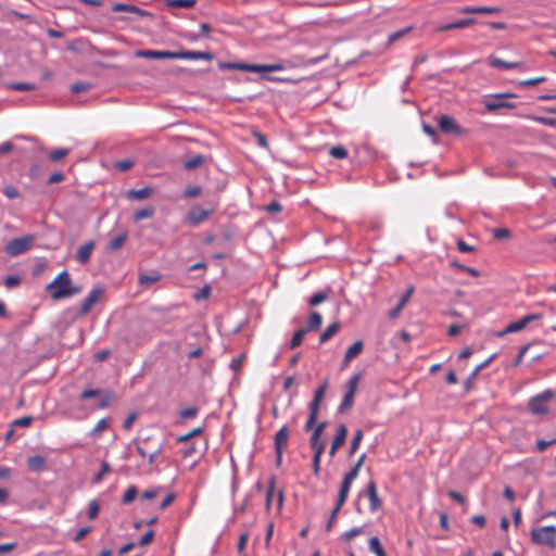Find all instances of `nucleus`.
I'll list each match as a JSON object with an SVG mask.
<instances>
[{
  "mask_svg": "<svg viewBox=\"0 0 556 556\" xmlns=\"http://www.w3.org/2000/svg\"><path fill=\"white\" fill-rule=\"evenodd\" d=\"M151 440L152 437H147L137 444V452L142 458H147L149 465H152L155 457L162 452L161 443L155 444L153 447L148 446V443Z\"/></svg>",
  "mask_w": 556,
  "mask_h": 556,
  "instance_id": "nucleus-7",
  "label": "nucleus"
},
{
  "mask_svg": "<svg viewBox=\"0 0 556 556\" xmlns=\"http://www.w3.org/2000/svg\"><path fill=\"white\" fill-rule=\"evenodd\" d=\"M366 491L369 500V510L374 513L382 506L375 481L368 482Z\"/></svg>",
  "mask_w": 556,
  "mask_h": 556,
  "instance_id": "nucleus-14",
  "label": "nucleus"
},
{
  "mask_svg": "<svg viewBox=\"0 0 556 556\" xmlns=\"http://www.w3.org/2000/svg\"><path fill=\"white\" fill-rule=\"evenodd\" d=\"M153 214H154V208L152 206H147V207L136 211L135 215H134V219H135V222H140L142 219L152 217Z\"/></svg>",
  "mask_w": 556,
  "mask_h": 556,
  "instance_id": "nucleus-35",
  "label": "nucleus"
},
{
  "mask_svg": "<svg viewBox=\"0 0 556 556\" xmlns=\"http://www.w3.org/2000/svg\"><path fill=\"white\" fill-rule=\"evenodd\" d=\"M415 291V288L410 286L405 293L402 295L401 300L399 301L400 307H404L407 302L410 300L413 293Z\"/></svg>",
  "mask_w": 556,
  "mask_h": 556,
  "instance_id": "nucleus-60",
  "label": "nucleus"
},
{
  "mask_svg": "<svg viewBox=\"0 0 556 556\" xmlns=\"http://www.w3.org/2000/svg\"><path fill=\"white\" fill-rule=\"evenodd\" d=\"M137 494H138V490H137V488H136L135 485L129 486V488L125 491V493H124V495H123V500H122V501H123V503H124V504H129V503H131V502L136 498Z\"/></svg>",
  "mask_w": 556,
  "mask_h": 556,
  "instance_id": "nucleus-47",
  "label": "nucleus"
},
{
  "mask_svg": "<svg viewBox=\"0 0 556 556\" xmlns=\"http://www.w3.org/2000/svg\"><path fill=\"white\" fill-rule=\"evenodd\" d=\"M476 23L475 18H464L453 23H448L437 28L438 31H447L452 29H460L471 26Z\"/></svg>",
  "mask_w": 556,
  "mask_h": 556,
  "instance_id": "nucleus-24",
  "label": "nucleus"
},
{
  "mask_svg": "<svg viewBox=\"0 0 556 556\" xmlns=\"http://www.w3.org/2000/svg\"><path fill=\"white\" fill-rule=\"evenodd\" d=\"M185 59V60H207L211 61L213 59V54L205 51H181L175 52V60Z\"/></svg>",
  "mask_w": 556,
  "mask_h": 556,
  "instance_id": "nucleus-19",
  "label": "nucleus"
},
{
  "mask_svg": "<svg viewBox=\"0 0 556 556\" xmlns=\"http://www.w3.org/2000/svg\"><path fill=\"white\" fill-rule=\"evenodd\" d=\"M364 533V529L361 528V527H355V528H352L351 530L344 532L342 534V538L345 540V541H351L353 538L357 536V535H361Z\"/></svg>",
  "mask_w": 556,
  "mask_h": 556,
  "instance_id": "nucleus-54",
  "label": "nucleus"
},
{
  "mask_svg": "<svg viewBox=\"0 0 556 556\" xmlns=\"http://www.w3.org/2000/svg\"><path fill=\"white\" fill-rule=\"evenodd\" d=\"M33 422V417L31 416H24V417H21V418H17L13 421V426H16V427H29Z\"/></svg>",
  "mask_w": 556,
  "mask_h": 556,
  "instance_id": "nucleus-61",
  "label": "nucleus"
},
{
  "mask_svg": "<svg viewBox=\"0 0 556 556\" xmlns=\"http://www.w3.org/2000/svg\"><path fill=\"white\" fill-rule=\"evenodd\" d=\"M20 282H21V279L18 276H8L4 279V285L9 289L17 287L20 285Z\"/></svg>",
  "mask_w": 556,
  "mask_h": 556,
  "instance_id": "nucleus-64",
  "label": "nucleus"
},
{
  "mask_svg": "<svg viewBox=\"0 0 556 556\" xmlns=\"http://www.w3.org/2000/svg\"><path fill=\"white\" fill-rule=\"evenodd\" d=\"M354 396L355 394L351 392H345L343 400L339 406V413H345L353 406Z\"/></svg>",
  "mask_w": 556,
  "mask_h": 556,
  "instance_id": "nucleus-34",
  "label": "nucleus"
},
{
  "mask_svg": "<svg viewBox=\"0 0 556 556\" xmlns=\"http://www.w3.org/2000/svg\"><path fill=\"white\" fill-rule=\"evenodd\" d=\"M126 240H127V232L123 231L109 242L108 250L117 251L125 244Z\"/></svg>",
  "mask_w": 556,
  "mask_h": 556,
  "instance_id": "nucleus-32",
  "label": "nucleus"
},
{
  "mask_svg": "<svg viewBox=\"0 0 556 556\" xmlns=\"http://www.w3.org/2000/svg\"><path fill=\"white\" fill-rule=\"evenodd\" d=\"M8 88L16 91H31L37 87L36 85L29 83H11L8 85Z\"/></svg>",
  "mask_w": 556,
  "mask_h": 556,
  "instance_id": "nucleus-40",
  "label": "nucleus"
},
{
  "mask_svg": "<svg viewBox=\"0 0 556 556\" xmlns=\"http://www.w3.org/2000/svg\"><path fill=\"white\" fill-rule=\"evenodd\" d=\"M346 435H348V428L345 427V425L342 424L338 427L337 433L332 440V443H331V446L329 450L330 457H333L336 455L338 448H340L345 443Z\"/></svg>",
  "mask_w": 556,
  "mask_h": 556,
  "instance_id": "nucleus-13",
  "label": "nucleus"
},
{
  "mask_svg": "<svg viewBox=\"0 0 556 556\" xmlns=\"http://www.w3.org/2000/svg\"><path fill=\"white\" fill-rule=\"evenodd\" d=\"M111 9L113 12H128V13H132L139 17H143V16L151 17L152 16V14L146 10H142V9L131 5V4L122 3V2L113 3Z\"/></svg>",
  "mask_w": 556,
  "mask_h": 556,
  "instance_id": "nucleus-12",
  "label": "nucleus"
},
{
  "mask_svg": "<svg viewBox=\"0 0 556 556\" xmlns=\"http://www.w3.org/2000/svg\"><path fill=\"white\" fill-rule=\"evenodd\" d=\"M323 323V316L318 312H313L306 323L307 331L317 330L320 328Z\"/></svg>",
  "mask_w": 556,
  "mask_h": 556,
  "instance_id": "nucleus-30",
  "label": "nucleus"
},
{
  "mask_svg": "<svg viewBox=\"0 0 556 556\" xmlns=\"http://www.w3.org/2000/svg\"><path fill=\"white\" fill-rule=\"evenodd\" d=\"M100 511V504L97 500H92L88 505V518L93 520L98 517Z\"/></svg>",
  "mask_w": 556,
  "mask_h": 556,
  "instance_id": "nucleus-46",
  "label": "nucleus"
},
{
  "mask_svg": "<svg viewBox=\"0 0 556 556\" xmlns=\"http://www.w3.org/2000/svg\"><path fill=\"white\" fill-rule=\"evenodd\" d=\"M516 98L513 93H496L486 96L483 99V105L489 112H494L498 109H515V104L507 101V99Z\"/></svg>",
  "mask_w": 556,
  "mask_h": 556,
  "instance_id": "nucleus-6",
  "label": "nucleus"
},
{
  "mask_svg": "<svg viewBox=\"0 0 556 556\" xmlns=\"http://www.w3.org/2000/svg\"><path fill=\"white\" fill-rule=\"evenodd\" d=\"M194 4H195V0H168L167 1L168 7H175V8L190 9V8H193Z\"/></svg>",
  "mask_w": 556,
  "mask_h": 556,
  "instance_id": "nucleus-44",
  "label": "nucleus"
},
{
  "mask_svg": "<svg viewBox=\"0 0 556 556\" xmlns=\"http://www.w3.org/2000/svg\"><path fill=\"white\" fill-rule=\"evenodd\" d=\"M541 318L540 314H529L523 316L521 319L517 321H513L508 324V331L519 332L523 330L530 323L534 320H539Z\"/></svg>",
  "mask_w": 556,
  "mask_h": 556,
  "instance_id": "nucleus-17",
  "label": "nucleus"
},
{
  "mask_svg": "<svg viewBox=\"0 0 556 556\" xmlns=\"http://www.w3.org/2000/svg\"><path fill=\"white\" fill-rule=\"evenodd\" d=\"M368 548L376 556H387L386 551L377 536H372L369 539Z\"/></svg>",
  "mask_w": 556,
  "mask_h": 556,
  "instance_id": "nucleus-31",
  "label": "nucleus"
},
{
  "mask_svg": "<svg viewBox=\"0 0 556 556\" xmlns=\"http://www.w3.org/2000/svg\"><path fill=\"white\" fill-rule=\"evenodd\" d=\"M103 294L102 288H93L88 296L84 300V302L80 305V308L78 311L79 316L87 315L91 308L100 301L101 296Z\"/></svg>",
  "mask_w": 556,
  "mask_h": 556,
  "instance_id": "nucleus-10",
  "label": "nucleus"
},
{
  "mask_svg": "<svg viewBox=\"0 0 556 556\" xmlns=\"http://www.w3.org/2000/svg\"><path fill=\"white\" fill-rule=\"evenodd\" d=\"M94 245L96 244L93 241H89L80 245L76 253V261L80 264L88 263L94 249Z\"/></svg>",
  "mask_w": 556,
  "mask_h": 556,
  "instance_id": "nucleus-20",
  "label": "nucleus"
},
{
  "mask_svg": "<svg viewBox=\"0 0 556 556\" xmlns=\"http://www.w3.org/2000/svg\"><path fill=\"white\" fill-rule=\"evenodd\" d=\"M137 56L147 59H159V60H175V52L170 51H159V50H139L136 52Z\"/></svg>",
  "mask_w": 556,
  "mask_h": 556,
  "instance_id": "nucleus-18",
  "label": "nucleus"
},
{
  "mask_svg": "<svg viewBox=\"0 0 556 556\" xmlns=\"http://www.w3.org/2000/svg\"><path fill=\"white\" fill-rule=\"evenodd\" d=\"M410 27H406V28H403V29H400V30H396L392 34L389 35V39H388V42L391 45L393 42H395L396 40H399L400 38H402L404 35H406L407 33L410 31Z\"/></svg>",
  "mask_w": 556,
  "mask_h": 556,
  "instance_id": "nucleus-55",
  "label": "nucleus"
},
{
  "mask_svg": "<svg viewBox=\"0 0 556 556\" xmlns=\"http://www.w3.org/2000/svg\"><path fill=\"white\" fill-rule=\"evenodd\" d=\"M489 64L492 67L501 68V70H513V68H519L521 66V63H519V62H506L495 55L489 56Z\"/></svg>",
  "mask_w": 556,
  "mask_h": 556,
  "instance_id": "nucleus-23",
  "label": "nucleus"
},
{
  "mask_svg": "<svg viewBox=\"0 0 556 556\" xmlns=\"http://www.w3.org/2000/svg\"><path fill=\"white\" fill-rule=\"evenodd\" d=\"M531 541L536 545H545L551 549L556 548V527L544 526L531 530Z\"/></svg>",
  "mask_w": 556,
  "mask_h": 556,
  "instance_id": "nucleus-3",
  "label": "nucleus"
},
{
  "mask_svg": "<svg viewBox=\"0 0 556 556\" xmlns=\"http://www.w3.org/2000/svg\"><path fill=\"white\" fill-rule=\"evenodd\" d=\"M363 430L358 429L355 431L354 433V437L351 441V445H350V455H353L354 453H356V451L358 450L359 447V444L363 440Z\"/></svg>",
  "mask_w": 556,
  "mask_h": 556,
  "instance_id": "nucleus-38",
  "label": "nucleus"
},
{
  "mask_svg": "<svg viewBox=\"0 0 556 556\" xmlns=\"http://www.w3.org/2000/svg\"><path fill=\"white\" fill-rule=\"evenodd\" d=\"M546 81V77L545 76H539V77H535V78H529V79H525V80H521L518 83L519 86H535V85H539V84H542Z\"/></svg>",
  "mask_w": 556,
  "mask_h": 556,
  "instance_id": "nucleus-56",
  "label": "nucleus"
},
{
  "mask_svg": "<svg viewBox=\"0 0 556 556\" xmlns=\"http://www.w3.org/2000/svg\"><path fill=\"white\" fill-rule=\"evenodd\" d=\"M313 452H314V455H313V471H314V475L317 477V476H319L320 458H321V455L324 453V450H321L319 447L318 450H313Z\"/></svg>",
  "mask_w": 556,
  "mask_h": 556,
  "instance_id": "nucleus-42",
  "label": "nucleus"
},
{
  "mask_svg": "<svg viewBox=\"0 0 556 556\" xmlns=\"http://www.w3.org/2000/svg\"><path fill=\"white\" fill-rule=\"evenodd\" d=\"M27 466L31 471H42L46 468V459L40 455L30 456L27 459Z\"/></svg>",
  "mask_w": 556,
  "mask_h": 556,
  "instance_id": "nucleus-27",
  "label": "nucleus"
},
{
  "mask_svg": "<svg viewBox=\"0 0 556 556\" xmlns=\"http://www.w3.org/2000/svg\"><path fill=\"white\" fill-rule=\"evenodd\" d=\"M289 442V429L285 425L282 426L275 434V452L277 463L280 464L282 459L283 448L288 445Z\"/></svg>",
  "mask_w": 556,
  "mask_h": 556,
  "instance_id": "nucleus-9",
  "label": "nucleus"
},
{
  "mask_svg": "<svg viewBox=\"0 0 556 556\" xmlns=\"http://www.w3.org/2000/svg\"><path fill=\"white\" fill-rule=\"evenodd\" d=\"M306 333L307 329L302 328L296 330L291 339L290 349H295L301 345Z\"/></svg>",
  "mask_w": 556,
  "mask_h": 556,
  "instance_id": "nucleus-36",
  "label": "nucleus"
},
{
  "mask_svg": "<svg viewBox=\"0 0 556 556\" xmlns=\"http://www.w3.org/2000/svg\"><path fill=\"white\" fill-rule=\"evenodd\" d=\"M46 290L53 300L64 299L80 292L79 287L72 286L71 276L67 270L60 273L47 285Z\"/></svg>",
  "mask_w": 556,
  "mask_h": 556,
  "instance_id": "nucleus-1",
  "label": "nucleus"
},
{
  "mask_svg": "<svg viewBox=\"0 0 556 556\" xmlns=\"http://www.w3.org/2000/svg\"><path fill=\"white\" fill-rule=\"evenodd\" d=\"M341 329L340 323L336 321L329 325L325 331L319 337V343L324 344L329 341L332 337H334L339 330Z\"/></svg>",
  "mask_w": 556,
  "mask_h": 556,
  "instance_id": "nucleus-26",
  "label": "nucleus"
},
{
  "mask_svg": "<svg viewBox=\"0 0 556 556\" xmlns=\"http://www.w3.org/2000/svg\"><path fill=\"white\" fill-rule=\"evenodd\" d=\"M199 413V409L197 407H186L179 412V416L182 419H192L194 418Z\"/></svg>",
  "mask_w": 556,
  "mask_h": 556,
  "instance_id": "nucleus-51",
  "label": "nucleus"
},
{
  "mask_svg": "<svg viewBox=\"0 0 556 556\" xmlns=\"http://www.w3.org/2000/svg\"><path fill=\"white\" fill-rule=\"evenodd\" d=\"M364 348V343L362 340L355 341L345 352L343 364L349 365L352 359L357 357Z\"/></svg>",
  "mask_w": 556,
  "mask_h": 556,
  "instance_id": "nucleus-22",
  "label": "nucleus"
},
{
  "mask_svg": "<svg viewBox=\"0 0 556 556\" xmlns=\"http://www.w3.org/2000/svg\"><path fill=\"white\" fill-rule=\"evenodd\" d=\"M501 11L498 7H478L477 14H497Z\"/></svg>",
  "mask_w": 556,
  "mask_h": 556,
  "instance_id": "nucleus-62",
  "label": "nucleus"
},
{
  "mask_svg": "<svg viewBox=\"0 0 556 556\" xmlns=\"http://www.w3.org/2000/svg\"><path fill=\"white\" fill-rule=\"evenodd\" d=\"M134 166V162L131 160H121L117 161L114 167L119 172H126Z\"/></svg>",
  "mask_w": 556,
  "mask_h": 556,
  "instance_id": "nucleus-57",
  "label": "nucleus"
},
{
  "mask_svg": "<svg viewBox=\"0 0 556 556\" xmlns=\"http://www.w3.org/2000/svg\"><path fill=\"white\" fill-rule=\"evenodd\" d=\"M100 395H101V391L99 389H89V390H85L80 393V399L88 400V399L98 397Z\"/></svg>",
  "mask_w": 556,
  "mask_h": 556,
  "instance_id": "nucleus-59",
  "label": "nucleus"
},
{
  "mask_svg": "<svg viewBox=\"0 0 556 556\" xmlns=\"http://www.w3.org/2000/svg\"><path fill=\"white\" fill-rule=\"evenodd\" d=\"M70 153V149L67 148H60V149H56V150H52L49 154V159L52 161V162H59L60 160L64 159L65 156H67Z\"/></svg>",
  "mask_w": 556,
  "mask_h": 556,
  "instance_id": "nucleus-41",
  "label": "nucleus"
},
{
  "mask_svg": "<svg viewBox=\"0 0 556 556\" xmlns=\"http://www.w3.org/2000/svg\"><path fill=\"white\" fill-rule=\"evenodd\" d=\"M554 399V392L551 389L532 396L529 400V409L533 415H546L549 412L548 402Z\"/></svg>",
  "mask_w": 556,
  "mask_h": 556,
  "instance_id": "nucleus-4",
  "label": "nucleus"
},
{
  "mask_svg": "<svg viewBox=\"0 0 556 556\" xmlns=\"http://www.w3.org/2000/svg\"><path fill=\"white\" fill-rule=\"evenodd\" d=\"M327 427L326 421H321L314 428V431L309 439L312 450H318L319 447L325 451V444L320 441V437Z\"/></svg>",
  "mask_w": 556,
  "mask_h": 556,
  "instance_id": "nucleus-16",
  "label": "nucleus"
},
{
  "mask_svg": "<svg viewBox=\"0 0 556 556\" xmlns=\"http://www.w3.org/2000/svg\"><path fill=\"white\" fill-rule=\"evenodd\" d=\"M492 233L493 238L497 240H505L511 237V233L507 228H495Z\"/></svg>",
  "mask_w": 556,
  "mask_h": 556,
  "instance_id": "nucleus-50",
  "label": "nucleus"
},
{
  "mask_svg": "<svg viewBox=\"0 0 556 556\" xmlns=\"http://www.w3.org/2000/svg\"><path fill=\"white\" fill-rule=\"evenodd\" d=\"M450 265L454 268H457L459 270H463L469 275H471L472 277H479L480 276V273L478 269L473 268V267H469V266H466V265H463L460 263H458L457 261H452L450 263Z\"/></svg>",
  "mask_w": 556,
  "mask_h": 556,
  "instance_id": "nucleus-39",
  "label": "nucleus"
},
{
  "mask_svg": "<svg viewBox=\"0 0 556 556\" xmlns=\"http://www.w3.org/2000/svg\"><path fill=\"white\" fill-rule=\"evenodd\" d=\"M91 87H92V85L89 83L78 81L71 86V91L73 93L85 92V91H88L89 89H91Z\"/></svg>",
  "mask_w": 556,
  "mask_h": 556,
  "instance_id": "nucleus-48",
  "label": "nucleus"
},
{
  "mask_svg": "<svg viewBox=\"0 0 556 556\" xmlns=\"http://www.w3.org/2000/svg\"><path fill=\"white\" fill-rule=\"evenodd\" d=\"M110 419L109 418H102L100 419L94 428L90 431V435L92 437H100L103 431H105L109 428Z\"/></svg>",
  "mask_w": 556,
  "mask_h": 556,
  "instance_id": "nucleus-33",
  "label": "nucleus"
},
{
  "mask_svg": "<svg viewBox=\"0 0 556 556\" xmlns=\"http://www.w3.org/2000/svg\"><path fill=\"white\" fill-rule=\"evenodd\" d=\"M202 194V188L198 186L189 187L184 191L186 198H197Z\"/></svg>",
  "mask_w": 556,
  "mask_h": 556,
  "instance_id": "nucleus-58",
  "label": "nucleus"
},
{
  "mask_svg": "<svg viewBox=\"0 0 556 556\" xmlns=\"http://www.w3.org/2000/svg\"><path fill=\"white\" fill-rule=\"evenodd\" d=\"M203 163H204V156L197 155L194 157L187 160L184 163V167L188 170H191V169H195V168L200 167L201 165H203Z\"/></svg>",
  "mask_w": 556,
  "mask_h": 556,
  "instance_id": "nucleus-37",
  "label": "nucleus"
},
{
  "mask_svg": "<svg viewBox=\"0 0 556 556\" xmlns=\"http://www.w3.org/2000/svg\"><path fill=\"white\" fill-rule=\"evenodd\" d=\"M161 279V275L156 271L151 274H140L138 277V283L141 287H149Z\"/></svg>",
  "mask_w": 556,
  "mask_h": 556,
  "instance_id": "nucleus-28",
  "label": "nucleus"
},
{
  "mask_svg": "<svg viewBox=\"0 0 556 556\" xmlns=\"http://www.w3.org/2000/svg\"><path fill=\"white\" fill-rule=\"evenodd\" d=\"M219 68H222V70H239V71L251 72V73H269V72L282 71L285 67L280 63L249 64V63H240V62H227V63H220Z\"/></svg>",
  "mask_w": 556,
  "mask_h": 556,
  "instance_id": "nucleus-2",
  "label": "nucleus"
},
{
  "mask_svg": "<svg viewBox=\"0 0 556 556\" xmlns=\"http://www.w3.org/2000/svg\"><path fill=\"white\" fill-rule=\"evenodd\" d=\"M2 192L9 199H18L21 197L18 189L14 186H5Z\"/></svg>",
  "mask_w": 556,
  "mask_h": 556,
  "instance_id": "nucleus-53",
  "label": "nucleus"
},
{
  "mask_svg": "<svg viewBox=\"0 0 556 556\" xmlns=\"http://www.w3.org/2000/svg\"><path fill=\"white\" fill-rule=\"evenodd\" d=\"M439 128L444 134H460V127L457 125L455 119L451 116L443 115L439 119Z\"/></svg>",
  "mask_w": 556,
  "mask_h": 556,
  "instance_id": "nucleus-15",
  "label": "nucleus"
},
{
  "mask_svg": "<svg viewBox=\"0 0 556 556\" xmlns=\"http://www.w3.org/2000/svg\"><path fill=\"white\" fill-rule=\"evenodd\" d=\"M35 241V236L26 235L21 238L12 239L5 245V253L10 256H17L30 250Z\"/></svg>",
  "mask_w": 556,
  "mask_h": 556,
  "instance_id": "nucleus-5",
  "label": "nucleus"
},
{
  "mask_svg": "<svg viewBox=\"0 0 556 556\" xmlns=\"http://www.w3.org/2000/svg\"><path fill=\"white\" fill-rule=\"evenodd\" d=\"M283 498L282 490H276V481L274 478H270L266 491V508L269 509L273 501L276 500V509L279 513L283 506Z\"/></svg>",
  "mask_w": 556,
  "mask_h": 556,
  "instance_id": "nucleus-8",
  "label": "nucleus"
},
{
  "mask_svg": "<svg viewBox=\"0 0 556 556\" xmlns=\"http://www.w3.org/2000/svg\"><path fill=\"white\" fill-rule=\"evenodd\" d=\"M457 249L462 253H471L476 251V248L473 245H469L464 240L457 241Z\"/></svg>",
  "mask_w": 556,
  "mask_h": 556,
  "instance_id": "nucleus-63",
  "label": "nucleus"
},
{
  "mask_svg": "<svg viewBox=\"0 0 556 556\" xmlns=\"http://www.w3.org/2000/svg\"><path fill=\"white\" fill-rule=\"evenodd\" d=\"M329 154L338 160L345 159L348 156V150L343 146H334L329 150Z\"/></svg>",
  "mask_w": 556,
  "mask_h": 556,
  "instance_id": "nucleus-43",
  "label": "nucleus"
},
{
  "mask_svg": "<svg viewBox=\"0 0 556 556\" xmlns=\"http://www.w3.org/2000/svg\"><path fill=\"white\" fill-rule=\"evenodd\" d=\"M89 47H91V43L85 38H77L66 43V49L75 53L84 52Z\"/></svg>",
  "mask_w": 556,
  "mask_h": 556,
  "instance_id": "nucleus-25",
  "label": "nucleus"
},
{
  "mask_svg": "<svg viewBox=\"0 0 556 556\" xmlns=\"http://www.w3.org/2000/svg\"><path fill=\"white\" fill-rule=\"evenodd\" d=\"M153 194V188L151 187H144L141 189H130L126 192V198L128 200H146L149 199Z\"/></svg>",
  "mask_w": 556,
  "mask_h": 556,
  "instance_id": "nucleus-21",
  "label": "nucleus"
},
{
  "mask_svg": "<svg viewBox=\"0 0 556 556\" xmlns=\"http://www.w3.org/2000/svg\"><path fill=\"white\" fill-rule=\"evenodd\" d=\"M213 212V208L204 210L200 206H194L187 214V222L190 226H198L202 224Z\"/></svg>",
  "mask_w": 556,
  "mask_h": 556,
  "instance_id": "nucleus-11",
  "label": "nucleus"
},
{
  "mask_svg": "<svg viewBox=\"0 0 556 556\" xmlns=\"http://www.w3.org/2000/svg\"><path fill=\"white\" fill-rule=\"evenodd\" d=\"M351 484H352V481L343 478L340 490H339L338 501H337L338 506H343V504L345 503L349 492H350V489H351Z\"/></svg>",
  "mask_w": 556,
  "mask_h": 556,
  "instance_id": "nucleus-29",
  "label": "nucleus"
},
{
  "mask_svg": "<svg viewBox=\"0 0 556 556\" xmlns=\"http://www.w3.org/2000/svg\"><path fill=\"white\" fill-rule=\"evenodd\" d=\"M359 380H361V374L353 375L348 381L346 392H351V393L355 394Z\"/></svg>",
  "mask_w": 556,
  "mask_h": 556,
  "instance_id": "nucleus-49",
  "label": "nucleus"
},
{
  "mask_svg": "<svg viewBox=\"0 0 556 556\" xmlns=\"http://www.w3.org/2000/svg\"><path fill=\"white\" fill-rule=\"evenodd\" d=\"M326 299H327L326 292H317L308 299V304L311 306H316V305L323 303Z\"/></svg>",
  "mask_w": 556,
  "mask_h": 556,
  "instance_id": "nucleus-52",
  "label": "nucleus"
},
{
  "mask_svg": "<svg viewBox=\"0 0 556 556\" xmlns=\"http://www.w3.org/2000/svg\"><path fill=\"white\" fill-rule=\"evenodd\" d=\"M203 428L202 427H197V428H193L191 431H189L188 433L186 434H182V435H179L177 437V442H187L188 440H190L191 438L195 437V435H200L203 433Z\"/></svg>",
  "mask_w": 556,
  "mask_h": 556,
  "instance_id": "nucleus-45",
  "label": "nucleus"
}]
</instances>
